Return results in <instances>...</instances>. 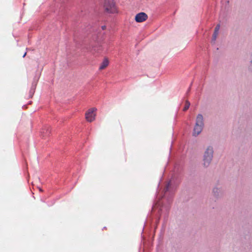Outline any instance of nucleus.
<instances>
[{"label":"nucleus","mask_w":252,"mask_h":252,"mask_svg":"<svg viewBox=\"0 0 252 252\" xmlns=\"http://www.w3.org/2000/svg\"><path fill=\"white\" fill-rule=\"evenodd\" d=\"M214 148L211 145L207 146L204 150L202 157V166L208 167L211 164L214 157Z\"/></svg>","instance_id":"f257e3e1"},{"label":"nucleus","mask_w":252,"mask_h":252,"mask_svg":"<svg viewBox=\"0 0 252 252\" xmlns=\"http://www.w3.org/2000/svg\"><path fill=\"white\" fill-rule=\"evenodd\" d=\"M104 7L105 11L110 13L117 12V9L114 0H105Z\"/></svg>","instance_id":"f03ea898"},{"label":"nucleus","mask_w":252,"mask_h":252,"mask_svg":"<svg viewBox=\"0 0 252 252\" xmlns=\"http://www.w3.org/2000/svg\"><path fill=\"white\" fill-rule=\"evenodd\" d=\"M96 109L95 108H92L88 110L85 114V118L88 122H92L94 120L96 114L95 111Z\"/></svg>","instance_id":"7ed1b4c3"},{"label":"nucleus","mask_w":252,"mask_h":252,"mask_svg":"<svg viewBox=\"0 0 252 252\" xmlns=\"http://www.w3.org/2000/svg\"><path fill=\"white\" fill-rule=\"evenodd\" d=\"M223 193L222 189L221 187H215L213 189L212 194L213 196L216 199L221 198L223 196Z\"/></svg>","instance_id":"20e7f679"},{"label":"nucleus","mask_w":252,"mask_h":252,"mask_svg":"<svg viewBox=\"0 0 252 252\" xmlns=\"http://www.w3.org/2000/svg\"><path fill=\"white\" fill-rule=\"evenodd\" d=\"M148 18L147 15L144 12H140L136 15L135 20L137 22L141 23L146 21Z\"/></svg>","instance_id":"39448f33"},{"label":"nucleus","mask_w":252,"mask_h":252,"mask_svg":"<svg viewBox=\"0 0 252 252\" xmlns=\"http://www.w3.org/2000/svg\"><path fill=\"white\" fill-rule=\"evenodd\" d=\"M194 126H200L204 127V118L203 116L201 114L197 115L196 120L195 124Z\"/></svg>","instance_id":"423d86ee"},{"label":"nucleus","mask_w":252,"mask_h":252,"mask_svg":"<svg viewBox=\"0 0 252 252\" xmlns=\"http://www.w3.org/2000/svg\"><path fill=\"white\" fill-rule=\"evenodd\" d=\"M203 128V127L194 126L193 129L192 135L194 137L197 136L201 133Z\"/></svg>","instance_id":"0eeeda50"},{"label":"nucleus","mask_w":252,"mask_h":252,"mask_svg":"<svg viewBox=\"0 0 252 252\" xmlns=\"http://www.w3.org/2000/svg\"><path fill=\"white\" fill-rule=\"evenodd\" d=\"M220 29V25H217L216 26V27H215V31L214 32L213 37H212V41L214 42H215V41H216V40L217 38Z\"/></svg>","instance_id":"6e6552de"},{"label":"nucleus","mask_w":252,"mask_h":252,"mask_svg":"<svg viewBox=\"0 0 252 252\" xmlns=\"http://www.w3.org/2000/svg\"><path fill=\"white\" fill-rule=\"evenodd\" d=\"M109 64V61L107 59H104L99 66V69L102 70L105 68Z\"/></svg>","instance_id":"1a4fd4ad"},{"label":"nucleus","mask_w":252,"mask_h":252,"mask_svg":"<svg viewBox=\"0 0 252 252\" xmlns=\"http://www.w3.org/2000/svg\"><path fill=\"white\" fill-rule=\"evenodd\" d=\"M248 69L250 72L252 73V52L250 54Z\"/></svg>","instance_id":"9d476101"},{"label":"nucleus","mask_w":252,"mask_h":252,"mask_svg":"<svg viewBox=\"0 0 252 252\" xmlns=\"http://www.w3.org/2000/svg\"><path fill=\"white\" fill-rule=\"evenodd\" d=\"M189 106H190L189 102L188 100H186V102H185V107L183 109V111H186V110H187L189 109Z\"/></svg>","instance_id":"9b49d317"},{"label":"nucleus","mask_w":252,"mask_h":252,"mask_svg":"<svg viewBox=\"0 0 252 252\" xmlns=\"http://www.w3.org/2000/svg\"><path fill=\"white\" fill-rule=\"evenodd\" d=\"M106 26H101V29H102V30H105V29H106Z\"/></svg>","instance_id":"f8f14e48"},{"label":"nucleus","mask_w":252,"mask_h":252,"mask_svg":"<svg viewBox=\"0 0 252 252\" xmlns=\"http://www.w3.org/2000/svg\"><path fill=\"white\" fill-rule=\"evenodd\" d=\"M26 54H27V53H25L24 54H23V57H25L26 56Z\"/></svg>","instance_id":"ddd939ff"},{"label":"nucleus","mask_w":252,"mask_h":252,"mask_svg":"<svg viewBox=\"0 0 252 252\" xmlns=\"http://www.w3.org/2000/svg\"><path fill=\"white\" fill-rule=\"evenodd\" d=\"M168 187H167V188H166V190H168Z\"/></svg>","instance_id":"4468645a"}]
</instances>
